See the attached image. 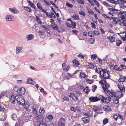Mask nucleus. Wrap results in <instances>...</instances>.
Wrapping results in <instances>:
<instances>
[{"label":"nucleus","instance_id":"nucleus-1","mask_svg":"<svg viewBox=\"0 0 126 126\" xmlns=\"http://www.w3.org/2000/svg\"><path fill=\"white\" fill-rule=\"evenodd\" d=\"M103 72V73L102 75L101 74L100 76L101 77H104V75L105 73H107L108 76L107 77H105L104 78H102L101 79V80L106 79H110V72L109 70H107L106 69H104Z\"/></svg>","mask_w":126,"mask_h":126},{"label":"nucleus","instance_id":"nucleus-2","mask_svg":"<svg viewBox=\"0 0 126 126\" xmlns=\"http://www.w3.org/2000/svg\"><path fill=\"white\" fill-rule=\"evenodd\" d=\"M65 120L64 118H61L59 119V121L58 122V126H65Z\"/></svg>","mask_w":126,"mask_h":126},{"label":"nucleus","instance_id":"nucleus-3","mask_svg":"<svg viewBox=\"0 0 126 126\" xmlns=\"http://www.w3.org/2000/svg\"><path fill=\"white\" fill-rule=\"evenodd\" d=\"M123 96V94L120 91H117L114 94V97H117L119 98H120Z\"/></svg>","mask_w":126,"mask_h":126},{"label":"nucleus","instance_id":"nucleus-4","mask_svg":"<svg viewBox=\"0 0 126 126\" xmlns=\"http://www.w3.org/2000/svg\"><path fill=\"white\" fill-rule=\"evenodd\" d=\"M32 117V116L28 114H24V118L25 119V121H26L25 122H26L29 120Z\"/></svg>","mask_w":126,"mask_h":126},{"label":"nucleus","instance_id":"nucleus-5","mask_svg":"<svg viewBox=\"0 0 126 126\" xmlns=\"http://www.w3.org/2000/svg\"><path fill=\"white\" fill-rule=\"evenodd\" d=\"M89 100L91 102H96L98 101L97 97L96 96L90 97L89 98Z\"/></svg>","mask_w":126,"mask_h":126},{"label":"nucleus","instance_id":"nucleus-6","mask_svg":"<svg viewBox=\"0 0 126 126\" xmlns=\"http://www.w3.org/2000/svg\"><path fill=\"white\" fill-rule=\"evenodd\" d=\"M19 94L20 96L24 94L25 93L26 89L25 88L23 87H21L19 88Z\"/></svg>","mask_w":126,"mask_h":126},{"label":"nucleus","instance_id":"nucleus-7","mask_svg":"<svg viewBox=\"0 0 126 126\" xmlns=\"http://www.w3.org/2000/svg\"><path fill=\"white\" fill-rule=\"evenodd\" d=\"M53 118V116L51 114H49L47 117H45V120L46 121L48 122L51 121Z\"/></svg>","mask_w":126,"mask_h":126},{"label":"nucleus","instance_id":"nucleus-8","mask_svg":"<svg viewBox=\"0 0 126 126\" xmlns=\"http://www.w3.org/2000/svg\"><path fill=\"white\" fill-rule=\"evenodd\" d=\"M121 16V19L122 21H123V26H126V20L125 17V14L124 15H122V16Z\"/></svg>","mask_w":126,"mask_h":126},{"label":"nucleus","instance_id":"nucleus-9","mask_svg":"<svg viewBox=\"0 0 126 126\" xmlns=\"http://www.w3.org/2000/svg\"><path fill=\"white\" fill-rule=\"evenodd\" d=\"M36 118L37 119L38 121L37 122H43L44 119L42 115L39 114L36 117Z\"/></svg>","mask_w":126,"mask_h":126},{"label":"nucleus","instance_id":"nucleus-10","mask_svg":"<svg viewBox=\"0 0 126 126\" xmlns=\"http://www.w3.org/2000/svg\"><path fill=\"white\" fill-rule=\"evenodd\" d=\"M17 96H15L13 95H12L11 96L10 98V101L13 104H14L15 101V100L16 99V97Z\"/></svg>","mask_w":126,"mask_h":126},{"label":"nucleus","instance_id":"nucleus-11","mask_svg":"<svg viewBox=\"0 0 126 126\" xmlns=\"http://www.w3.org/2000/svg\"><path fill=\"white\" fill-rule=\"evenodd\" d=\"M104 110L105 111H109L111 110L110 107L107 105H104L103 107Z\"/></svg>","mask_w":126,"mask_h":126},{"label":"nucleus","instance_id":"nucleus-12","mask_svg":"<svg viewBox=\"0 0 126 126\" xmlns=\"http://www.w3.org/2000/svg\"><path fill=\"white\" fill-rule=\"evenodd\" d=\"M82 119L83 121V122L85 123H88L89 122L90 119L88 118L87 117H84L82 118Z\"/></svg>","mask_w":126,"mask_h":126},{"label":"nucleus","instance_id":"nucleus-13","mask_svg":"<svg viewBox=\"0 0 126 126\" xmlns=\"http://www.w3.org/2000/svg\"><path fill=\"white\" fill-rule=\"evenodd\" d=\"M119 5L120 9L121 10H123V9L125 10V8H126V5L124 4V3L122 2H121L120 3Z\"/></svg>","mask_w":126,"mask_h":126},{"label":"nucleus","instance_id":"nucleus-14","mask_svg":"<svg viewBox=\"0 0 126 126\" xmlns=\"http://www.w3.org/2000/svg\"><path fill=\"white\" fill-rule=\"evenodd\" d=\"M38 124L37 126H47V125L45 123L43 122H37Z\"/></svg>","mask_w":126,"mask_h":126},{"label":"nucleus","instance_id":"nucleus-15","mask_svg":"<svg viewBox=\"0 0 126 126\" xmlns=\"http://www.w3.org/2000/svg\"><path fill=\"white\" fill-rule=\"evenodd\" d=\"M28 3H29V5L32 8H33L36 11V6L34 5L33 3H32L31 1L30 0L28 1Z\"/></svg>","mask_w":126,"mask_h":126},{"label":"nucleus","instance_id":"nucleus-16","mask_svg":"<svg viewBox=\"0 0 126 126\" xmlns=\"http://www.w3.org/2000/svg\"><path fill=\"white\" fill-rule=\"evenodd\" d=\"M70 69V67L69 65L66 64L64 66L63 69L65 71H67Z\"/></svg>","mask_w":126,"mask_h":126},{"label":"nucleus","instance_id":"nucleus-17","mask_svg":"<svg viewBox=\"0 0 126 126\" xmlns=\"http://www.w3.org/2000/svg\"><path fill=\"white\" fill-rule=\"evenodd\" d=\"M94 33H95L94 32L92 31H89L88 33V36L91 37H94Z\"/></svg>","mask_w":126,"mask_h":126},{"label":"nucleus","instance_id":"nucleus-18","mask_svg":"<svg viewBox=\"0 0 126 126\" xmlns=\"http://www.w3.org/2000/svg\"><path fill=\"white\" fill-rule=\"evenodd\" d=\"M27 82L28 83L31 84H34V83L32 82H34V83H36V82L33 80L32 79H28L27 80Z\"/></svg>","mask_w":126,"mask_h":126},{"label":"nucleus","instance_id":"nucleus-19","mask_svg":"<svg viewBox=\"0 0 126 126\" xmlns=\"http://www.w3.org/2000/svg\"><path fill=\"white\" fill-rule=\"evenodd\" d=\"M107 38L110 40L111 43L114 42L115 40V38L113 36H110Z\"/></svg>","mask_w":126,"mask_h":126},{"label":"nucleus","instance_id":"nucleus-20","mask_svg":"<svg viewBox=\"0 0 126 126\" xmlns=\"http://www.w3.org/2000/svg\"><path fill=\"white\" fill-rule=\"evenodd\" d=\"M79 76H81L84 79H86L87 77V76L86 74L83 72H80Z\"/></svg>","mask_w":126,"mask_h":126},{"label":"nucleus","instance_id":"nucleus-21","mask_svg":"<svg viewBox=\"0 0 126 126\" xmlns=\"http://www.w3.org/2000/svg\"><path fill=\"white\" fill-rule=\"evenodd\" d=\"M113 69L119 71H121L123 70L122 69H120L119 67L116 65H114L113 66Z\"/></svg>","mask_w":126,"mask_h":126},{"label":"nucleus","instance_id":"nucleus-22","mask_svg":"<svg viewBox=\"0 0 126 126\" xmlns=\"http://www.w3.org/2000/svg\"><path fill=\"white\" fill-rule=\"evenodd\" d=\"M116 44L118 46H119L122 44V41L119 40H116Z\"/></svg>","mask_w":126,"mask_h":126},{"label":"nucleus","instance_id":"nucleus-23","mask_svg":"<svg viewBox=\"0 0 126 126\" xmlns=\"http://www.w3.org/2000/svg\"><path fill=\"white\" fill-rule=\"evenodd\" d=\"M95 39L94 38H91L89 39V42L91 44H93L95 41Z\"/></svg>","mask_w":126,"mask_h":126},{"label":"nucleus","instance_id":"nucleus-24","mask_svg":"<svg viewBox=\"0 0 126 126\" xmlns=\"http://www.w3.org/2000/svg\"><path fill=\"white\" fill-rule=\"evenodd\" d=\"M72 62L73 63L76 65L78 66L80 64L79 63L78 61L76 59H75L74 60H73Z\"/></svg>","mask_w":126,"mask_h":126},{"label":"nucleus","instance_id":"nucleus-25","mask_svg":"<svg viewBox=\"0 0 126 126\" xmlns=\"http://www.w3.org/2000/svg\"><path fill=\"white\" fill-rule=\"evenodd\" d=\"M71 23V27L72 29L75 28L76 26V23L75 22H73V21Z\"/></svg>","mask_w":126,"mask_h":126},{"label":"nucleus","instance_id":"nucleus-26","mask_svg":"<svg viewBox=\"0 0 126 126\" xmlns=\"http://www.w3.org/2000/svg\"><path fill=\"white\" fill-rule=\"evenodd\" d=\"M28 40H32L34 37V36L32 34H30L28 35Z\"/></svg>","mask_w":126,"mask_h":126},{"label":"nucleus","instance_id":"nucleus-27","mask_svg":"<svg viewBox=\"0 0 126 126\" xmlns=\"http://www.w3.org/2000/svg\"><path fill=\"white\" fill-rule=\"evenodd\" d=\"M72 17L73 18H74L75 20H78L79 18V16L78 15L76 14H75V15H73Z\"/></svg>","mask_w":126,"mask_h":126},{"label":"nucleus","instance_id":"nucleus-28","mask_svg":"<svg viewBox=\"0 0 126 126\" xmlns=\"http://www.w3.org/2000/svg\"><path fill=\"white\" fill-rule=\"evenodd\" d=\"M11 16L8 15L6 16V20L9 21H11L13 20V19L11 17Z\"/></svg>","mask_w":126,"mask_h":126},{"label":"nucleus","instance_id":"nucleus-29","mask_svg":"<svg viewBox=\"0 0 126 126\" xmlns=\"http://www.w3.org/2000/svg\"><path fill=\"white\" fill-rule=\"evenodd\" d=\"M111 3L114 4H118L120 2H118V0H117V1H115L114 0H111V2H110Z\"/></svg>","mask_w":126,"mask_h":126},{"label":"nucleus","instance_id":"nucleus-30","mask_svg":"<svg viewBox=\"0 0 126 126\" xmlns=\"http://www.w3.org/2000/svg\"><path fill=\"white\" fill-rule=\"evenodd\" d=\"M22 49L21 47H16V53H19Z\"/></svg>","mask_w":126,"mask_h":126},{"label":"nucleus","instance_id":"nucleus-31","mask_svg":"<svg viewBox=\"0 0 126 126\" xmlns=\"http://www.w3.org/2000/svg\"><path fill=\"white\" fill-rule=\"evenodd\" d=\"M104 85L105 86H103L102 87V88L103 90L105 92H106L107 90H108V87L107 86V85Z\"/></svg>","mask_w":126,"mask_h":126},{"label":"nucleus","instance_id":"nucleus-32","mask_svg":"<svg viewBox=\"0 0 126 126\" xmlns=\"http://www.w3.org/2000/svg\"><path fill=\"white\" fill-rule=\"evenodd\" d=\"M108 122V120L107 118H106L104 119L103 121V124L104 125H105L107 124Z\"/></svg>","mask_w":126,"mask_h":126},{"label":"nucleus","instance_id":"nucleus-33","mask_svg":"<svg viewBox=\"0 0 126 126\" xmlns=\"http://www.w3.org/2000/svg\"><path fill=\"white\" fill-rule=\"evenodd\" d=\"M88 9V13L90 14H94V12L90 8H87Z\"/></svg>","mask_w":126,"mask_h":126},{"label":"nucleus","instance_id":"nucleus-34","mask_svg":"<svg viewBox=\"0 0 126 126\" xmlns=\"http://www.w3.org/2000/svg\"><path fill=\"white\" fill-rule=\"evenodd\" d=\"M97 88V86L96 85L93 86L92 87V90L93 92H94Z\"/></svg>","mask_w":126,"mask_h":126},{"label":"nucleus","instance_id":"nucleus-35","mask_svg":"<svg viewBox=\"0 0 126 126\" xmlns=\"http://www.w3.org/2000/svg\"><path fill=\"white\" fill-rule=\"evenodd\" d=\"M115 93V92H114L113 90L112 89H111V91H110V93L111 94V95H110V96L112 97L114 96Z\"/></svg>","mask_w":126,"mask_h":126},{"label":"nucleus","instance_id":"nucleus-36","mask_svg":"<svg viewBox=\"0 0 126 126\" xmlns=\"http://www.w3.org/2000/svg\"><path fill=\"white\" fill-rule=\"evenodd\" d=\"M93 80H90L88 79H86V81L90 84H91L93 82Z\"/></svg>","mask_w":126,"mask_h":126},{"label":"nucleus","instance_id":"nucleus-37","mask_svg":"<svg viewBox=\"0 0 126 126\" xmlns=\"http://www.w3.org/2000/svg\"><path fill=\"white\" fill-rule=\"evenodd\" d=\"M79 14L80 15H83L84 16H85V14L84 11H79Z\"/></svg>","mask_w":126,"mask_h":126},{"label":"nucleus","instance_id":"nucleus-38","mask_svg":"<svg viewBox=\"0 0 126 126\" xmlns=\"http://www.w3.org/2000/svg\"><path fill=\"white\" fill-rule=\"evenodd\" d=\"M66 5L67 6L71 8H72L73 7V5L72 4L69 3L68 2L66 3Z\"/></svg>","mask_w":126,"mask_h":126},{"label":"nucleus","instance_id":"nucleus-39","mask_svg":"<svg viewBox=\"0 0 126 126\" xmlns=\"http://www.w3.org/2000/svg\"><path fill=\"white\" fill-rule=\"evenodd\" d=\"M85 90H87L86 91H85V92L87 94H88L89 92V91L90 90V89H89L88 86H87L85 89Z\"/></svg>","mask_w":126,"mask_h":126},{"label":"nucleus","instance_id":"nucleus-40","mask_svg":"<svg viewBox=\"0 0 126 126\" xmlns=\"http://www.w3.org/2000/svg\"><path fill=\"white\" fill-rule=\"evenodd\" d=\"M118 11H119V12H116V13H117L118 16L119 15V14H120V15H123L122 14L124 13V11H123L122 10L121 11V10H119Z\"/></svg>","mask_w":126,"mask_h":126},{"label":"nucleus","instance_id":"nucleus-41","mask_svg":"<svg viewBox=\"0 0 126 126\" xmlns=\"http://www.w3.org/2000/svg\"><path fill=\"white\" fill-rule=\"evenodd\" d=\"M5 110V109L4 107L0 104V111H4Z\"/></svg>","mask_w":126,"mask_h":126},{"label":"nucleus","instance_id":"nucleus-42","mask_svg":"<svg viewBox=\"0 0 126 126\" xmlns=\"http://www.w3.org/2000/svg\"><path fill=\"white\" fill-rule=\"evenodd\" d=\"M19 90V88L18 87H17V86H15L13 88V90L15 92H17Z\"/></svg>","mask_w":126,"mask_h":126},{"label":"nucleus","instance_id":"nucleus-43","mask_svg":"<svg viewBox=\"0 0 126 126\" xmlns=\"http://www.w3.org/2000/svg\"><path fill=\"white\" fill-rule=\"evenodd\" d=\"M116 21L117 23L119 22L121 24V25H121V24H123V21H122L121 20V19H120L118 18V20H117Z\"/></svg>","mask_w":126,"mask_h":126},{"label":"nucleus","instance_id":"nucleus-44","mask_svg":"<svg viewBox=\"0 0 126 126\" xmlns=\"http://www.w3.org/2000/svg\"><path fill=\"white\" fill-rule=\"evenodd\" d=\"M115 100H114V103H115V104H117L119 103V100L117 98H115Z\"/></svg>","mask_w":126,"mask_h":126},{"label":"nucleus","instance_id":"nucleus-45","mask_svg":"<svg viewBox=\"0 0 126 126\" xmlns=\"http://www.w3.org/2000/svg\"><path fill=\"white\" fill-rule=\"evenodd\" d=\"M91 58L93 60H94L97 58L96 55L92 54L91 56Z\"/></svg>","mask_w":126,"mask_h":126},{"label":"nucleus","instance_id":"nucleus-46","mask_svg":"<svg viewBox=\"0 0 126 126\" xmlns=\"http://www.w3.org/2000/svg\"><path fill=\"white\" fill-rule=\"evenodd\" d=\"M89 64L88 66H89L90 68H94V65L93 64V63H89Z\"/></svg>","mask_w":126,"mask_h":126},{"label":"nucleus","instance_id":"nucleus-47","mask_svg":"<svg viewBox=\"0 0 126 126\" xmlns=\"http://www.w3.org/2000/svg\"><path fill=\"white\" fill-rule=\"evenodd\" d=\"M98 107L94 106V108L93 109L94 110V111L95 112H96L97 110L98 109Z\"/></svg>","mask_w":126,"mask_h":126},{"label":"nucleus","instance_id":"nucleus-48","mask_svg":"<svg viewBox=\"0 0 126 126\" xmlns=\"http://www.w3.org/2000/svg\"><path fill=\"white\" fill-rule=\"evenodd\" d=\"M39 33L40 35H42L44 34V32L42 30H40L39 32Z\"/></svg>","mask_w":126,"mask_h":126},{"label":"nucleus","instance_id":"nucleus-49","mask_svg":"<svg viewBox=\"0 0 126 126\" xmlns=\"http://www.w3.org/2000/svg\"><path fill=\"white\" fill-rule=\"evenodd\" d=\"M118 81L119 82H123L125 81V80L123 78H121L119 79Z\"/></svg>","mask_w":126,"mask_h":126},{"label":"nucleus","instance_id":"nucleus-50","mask_svg":"<svg viewBox=\"0 0 126 126\" xmlns=\"http://www.w3.org/2000/svg\"><path fill=\"white\" fill-rule=\"evenodd\" d=\"M105 97L102 95V97L101 98V100L102 102L103 103L105 102H104V100H105Z\"/></svg>","mask_w":126,"mask_h":126},{"label":"nucleus","instance_id":"nucleus-51","mask_svg":"<svg viewBox=\"0 0 126 126\" xmlns=\"http://www.w3.org/2000/svg\"><path fill=\"white\" fill-rule=\"evenodd\" d=\"M74 94L73 93H70V94L69 95V97H70L71 98H72L73 100V97H74Z\"/></svg>","mask_w":126,"mask_h":126},{"label":"nucleus","instance_id":"nucleus-52","mask_svg":"<svg viewBox=\"0 0 126 126\" xmlns=\"http://www.w3.org/2000/svg\"><path fill=\"white\" fill-rule=\"evenodd\" d=\"M63 99L64 101L66 100L67 101H69V98L67 97L64 96L63 98Z\"/></svg>","mask_w":126,"mask_h":126},{"label":"nucleus","instance_id":"nucleus-53","mask_svg":"<svg viewBox=\"0 0 126 126\" xmlns=\"http://www.w3.org/2000/svg\"><path fill=\"white\" fill-rule=\"evenodd\" d=\"M37 7L38 8V9H39V8H40L41 6V4L40 3L38 2L37 4Z\"/></svg>","mask_w":126,"mask_h":126},{"label":"nucleus","instance_id":"nucleus-54","mask_svg":"<svg viewBox=\"0 0 126 126\" xmlns=\"http://www.w3.org/2000/svg\"><path fill=\"white\" fill-rule=\"evenodd\" d=\"M88 2L90 3L93 6H94V4L93 2L91 0H87Z\"/></svg>","mask_w":126,"mask_h":126},{"label":"nucleus","instance_id":"nucleus-55","mask_svg":"<svg viewBox=\"0 0 126 126\" xmlns=\"http://www.w3.org/2000/svg\"><path fill=\"white\" fill-rule=\"evenodd\" d=\"M102 81H104V85H108V87L110 86V85H109L108 83L106 82V80H104V79H102Z\"/></svg>","mask_w":126,"mask_h":126},{"label":"nucleus","instance_id":"nucleus-56","mask_svg":"<svg viewBox=\"0 0 126 126\" xmlns=\"http://www.w3.org/2000/svg\"><path fill=\"white\" fill-rule=\"evenodd\" d=\"M113 117L116 121L117 120L118 117L117 115L114 114V115H113Z\"/></svg>","mask_w":126,"mask_h":126},{"label":"nucleus","instance_id":"nucleus-57","mask_svg":"<svg viewBox=\"0 0 126 126\" xmlns=\"http://www.w3.org/2000/svg\"><path fill=\"white\" fill-rule=\"evenodd\" d=\"M45 2L46 4L48 6H49L51 5L49 3V1L47 2L45 0H43Z\"/></svg>","mask_w":126,"mask_h":126},{"label":"nucleus","instance_id":"nucleus-58","mask_svg":"<svg viewBox=\"0 0 126 126\" xmlns=\"http://www.w3.org/2000/svg\"><path fill=\"white\" fill-rule=\"evenodd\" d=\"M93 32L95 33L94 34H95L96 35H98L99 34V33L98 31H95L94 30Z\"/></svg>","mask_w":126,"mask_h":126},{"label":"nucleus","instance_id":"nucleus-59","mask_svg":"<svg viewBox=\"0 0 126 126\" xmlns=\"http://www.w3.org/2000/svg\"><path fill=\"white\" fill-rule=\"evenodd\" d=\"M104 69L102 68H100L99 69V72L98 73H99L100 76L101 74V72H103Z\"/></svg>","mask_w":126,"mask_h":126},{"label":"nucleus","instance_id":"nucleus-60","mask_svg":"<svg viewBox=\"0 0 126 126\" xmlns=\"http://www.w3.org/2000/svg\"><path fill=\"white\" fill-rule=\"evenodd\" d=\"M92 25V27L94 29H95L96 28L95 24L94 22L91 23Z\"/></svg>","mask_w":126,"mask_h":126},{"label":"nucleus","instance_id":"nucleus-61","mask_svg":"<svg viewBox=\"0 0 126 126\" xmlns=\"http://www.w3.org/2000/svg\"><path fill=\"white\" fill-rule=\"evenodd\" d=\"M120 1V2L123 3L124 4H125L126 6V0H119Z\"/></svg>","mask_w":126,"mask_h":126},{"label":"nucleus","instance_id":"nucleus-62","mask_svg":"<svg viewBox=\"0 0 126 126\" xmlns=\"http://www.w3.org/2000/svg\"><path fill=\"white\" fill-rule=\"evenodd\" d=\"M70 109L71 110L73 111L74 112L76 111V109L74 107H71Z\"/></svg>","mask_w":126,"mask_h":126},{"label":"nucleus","instance_id":"nucleus-63","mask_svg":"<svg viewBox=\"0 0 126 126\" xmlns=\"http://www.w3.org/2000/svg\"><path fill=\"white\" fill-rule=\"evenodd\" d=\"M45 112V110L43 108H42L41 110V111L40 112V113L42 114H44V113Z\"/></svg>","mask_w":126,"mask_h":126},{"label":"nucleus","instance_id":"nucleus-64","mask_svg":"<svg viewBox=\"0 0 126 126\" xmlns=\"http://www.w3.org/2000/svg\"><path fill=\"white\" fill-rule=\"evenodd\" d=\"M78 57H79L81 58H82V59H84V56L82 55H81V54H79L78 55Z\"/></svg>","mask_w":126,"mask_h":126}]
</instances>
